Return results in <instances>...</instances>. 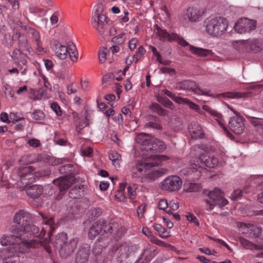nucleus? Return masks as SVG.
<instances>
[{"label":"nucleus","mask_w":263,"mask_h":263,"mask_svg":"<svg viewBox=\"0 0 263 263\" xmlns=\"http://www.w3.org/2000/svg\"><path fill=\"white\" fill-rule=\"evenodd\" d=\"M41 217L44 224L41 228V231L39 228L28 222L23 230L16 228L13 230L12 234L3 236L1 238L0 243L2 246L9 245V249L7 251L9 257L13 256L17 258L19 253L28 252L31 248L35 246V242L33 239L29 241L25 239L23 236L25 234L42 237H44L48 231V236L50 237L55 230L54 221L52 218H48L42 214H41Z\"/></svg>","instance_id":"f257e3e1"},{"label":"nucleus","mask_w":263,"mask_h":263,"mask_svg":"<svg viewBox=\"0 0 263 263\" xmlns=\"http://www.w3.org/2000/svg\"><path fill=\"white\" fill-rule=\"evenodd\" d=\"M143 160L138 161L132 168L133 178H141L142 182H148L161 176L162 173L152 167L162 164L168 159L166 156H153L149 157L142 154Z\"/></svg>","instance_id":"f03ea898"},{"label":"nucleus","mask_w":263,"mask_h":263,"mask_svg":"<svg viewBox=\"0 0 263 263\" xmlns=\"http://www.w3.org/2000/svg\"><path fill=\"white\" fill-rule=\"evenodd\" d=\"M229 25L228 19L218 15H210L203 22L205 33L215 38H219L224 34L228 30Z\"/></svg>","instance_id":"7ed1b4c3"},{"label":"nucleus","mask_w":263,"mask_h":263,"mask_svg":"<svg viewBox=\"0 0 263 263\" xmlns=\"http://www.w3.org/2000/svg\"><path fill=\"white\" fill-rule=\"evenodd\" d=\"M190 163L192 168L198 170L204 167H215L218 165L219 161L217 157L203 153L200 154L198 158H193Z\"/></svg>","instance_id":"20e7f679"},{"label":"nucleus","mask_w":263,"mask_h":263,"mask_svg":"<svg viewBox=\"0 0 263 263\" xmlns=\"http://www.w3.org/2000/svg\"><path fill=\"white\" fill-rule=\"evenodd\" d=\"M208 197L209 199L205 200V209L208 211L212 210L216 205L222 208L228 203L224 197L223 192L217 187L210 191L208 193Z\"/></svg>","instance_id":"39448f33"},{"label":"nucleus","mask_w":263,"mask_h":263,"mask_svg":"<svg viewBox=\"0 0 263 263\" xmlns=\"http://www.w3.org/2000/svg\"><path fill=\"white\" fill-rule=\"evenodd\" d=\"M18 177L17 186L21 190H24L28 184L35 181L36 175L34 170L31 166H27L19 168L17 171Z\"/></svg>","instance_id":"423d86ee"},{"label":"nucleus","mask_w":263,"mask_h":263,"mask_svg":"<svg viewBox=\"0 0 263 263\" xmlns=\"http://www.w3.org/2000/svg\"><path fill=\"white\" fill-rule=\"evenodd\" d=\"M182 185L181 178L176 175L170 176L164 179L160 183V188L168 192L179 191Z\"/></svg>","instance_id":"0eeeda50"},{"label":"nucleus","mask_w":263,"mask_h":263,"mask_svg":"<svg viewBox=\"0 0 263 263\" xmlns=\"http://www.w3.org/2000/svg\"><path fill=\"white\" fill-rule=\"evenodd\" d=\"M91 24L101 36L104 37L107 34V21L105 14L91 16Z\"/></svg>","instance_id":"6e6552de"},{"label":"nucleus","mask_w":263,"mask_h":263,"mask_svg":"<svg viewBox=\"0 0 263 263\" xmlns=\"http://www.w3.org/2000/svg\"><path fill=\"white\" fill-rule=\"evenodd\" d=\"M236 44L247 51L257 52L263 49V41L260 39L237 41Z\"/></svg>","instance_id":"1a4fd4ad"},{"label":"nucleus","mask_w":263,"mask_h":263,"mask_svg":"<svg viewBox=\"0 0 263 263\" xmlns=\"http://www.w3.org/2000/svg\"><path fill=\"white\" fill-rule=\"evenodd\" d=\"M256 23L254 20L242 18L236 23L234 29L238 33H246L254 30L256 28Z\"/></svg>","instance_id":"9d476101"},{"label":"nucleus","mask_w":263,"mask_h":263,"mask_svg":"<svg viewBox=\"0 0 263 263\" xmlns=\"http://www.w3.org/2000/svg\"><path fill=\"white\" fill-rule=\"evenodd\" d=\"M112 227L109 223L107 224L103 219H100L95 223L89 229L88 236L90 239L95 238L103 230L105 233H111Z\"/></svg>","instance_id":"9b49d317"},{"label":"nucleus","mask_w":263,"mask_h":263,"mask_svg":"<svg viewBox=\"0 0 263 263\" xmlns=\"http://www.w3.org/2000/svg\"><path fill=\"white\" fill-rule=\"evenodd\" d=\"M145 151L147 152V154L144 152L143 155L144 156L146 155L149 157L152 155L153 156H156L155 152H162L166 148V145L162 141L157 139H152L149 140V142L147 144V146L144 148ZM157 156H163V155H157Z\"/></svg>","instance_id":"f8f14e48"},{"label":"nucleus","mask_w":263,"mask_h":263,"mask_svg":"<svg viewBox=\"0 0 263 263\" xmlns=\"http://www.w3.org/2000/svg\"><path fill=\"white\" fill-rule=\"evenodd\" d=\"M228 107L233 111L234 113L237 115L236 111H235L233 108L230 107L229 105ZM229 126L231 130L236 134L240 135L242 134L245 128L243 118L237 115L231 117L229 120Z\"/></svg>","instance_id":"ddd939ff"},{"label":"nucleus","mask_w":263,"mask_h":263,"mask_svg":"<svg viewBox=\"0 0 263 263\" xmlns=\"http://www.w3.org/2000/svg\"><path fill=\"white\" fill-rule=\"evenodd\" d=\"M239 231L243 234L249 237H257L261 233V230L259 227L246 223L240 224Z\"/></svg>","instance_id":"4468645a"},{"label":"nucleus","mask_w":263,"mask_h":263,"mask_svg":"<svg viewBox=\"0 0 263 263\" xmlns=\"http://www.w3.org/2000/svg\"><path fill=\"white\" fill-rule=\"evenodd\" d=\"M184 89L191 90L198 95L212 96L210 90L206 89H201L199 87L195 82L187 81L184 83Z\"/></svg>","instance_id":"2eb2a0df"},{"label":"nucleus","mask_w":263,"mask_h":263,"mask_svg":"<svg viewBox=\"0 0 263 263\" xmlns=\"http://www.w3.org/2000/svg\"><path fill=\"white\" fill-rule=\"evenodd\" d=\"M156 28L157 29V34L159 40L161 41L171 42L175 41V40H176L178 38V35L177 33H168L166 30L159 27L157 25H156Z\"/></svg>","instance_id":"dca6fc26"},{"label":"nucleus","mask_w":263,"mask_h":263,"mask_svg":"<svg viewBox=\"0 0 263 263\" xmlns=\"http://www.w3.org/2000/svg\"><path fill=\"white\" fill-rule=\"evenodd\" d=\"M31 219L30 215L24 210H20L15 214L14 216V222L17 224H22V230L25 228V226L30 222Z\"/></svg>","instance_id":"f3484780"},{"label":"nucleus","mask_w":263,"mask_h":263,"mask_svg":"<svg viewBox=\"0 0 263 263\" xmlns=\"http://www.w3.org/2000/svg\"><path fill=\"white\" fill-rule=\"evenodd\" d=\"M73 179L68 176H64L54 179L53 183L58 186L61 192L67 190L72 184Z\"/></svg>","instance_id":"a211bd4d"},{"label":"nucleus","mask_w":263,"mask_h":263,"mask_svg":"<svg viewBox=\"0 0 263 263\" xmlns=\"http://www.w3.org/2000/svg\"><path fill=\"white\" fill-rule=\"evenodd\" d=\"M185 15L189 22L196 23L200 21L202 13L200 9L196 7H189Z\"/></svg>","instance_id":"6ab92c4d"},{"label":"nucleus","mask_w":263,"mask_h":263,"mask_svg":"<svg viewBox=\"0 0 263 263\" xmlns=\"http://www.w3.org/2000/svg\"><path fill=\"white\" fill-rule=\"evenodd\" d=\"M202 109L205 110L206 112H207L210 115L213 116L214 117H215L216 118V120L218 121V122L219 124V125L221 127V128L223 129L224 133L225 134L227 135V136L230 138H231L232 137V135L229 132L228 129L227 128V127L224 125V124L222 123V122L220 121V115L216 110L214 109L211 108L210 106L208 105H203Z\"/></svg>","instance_id":"aec40b11"},{"label":"nucleus","mask_w":263,"mask_h":263,"mask_svg":"<svg viewBox=\"0 0 263 263\" xmlns=\"http://www.w3.org/2000/svg\"><path fill=\"white\" fill-rule=\"evenodd\" d=\"M69 45L66 46L60 43L55 44L53 50L55 55L60 60H65L68 57Z\"/></svg>","instance_id":"412c9836"},{"label":"nucleus","mask_w":263,"mask_h":263,"mask_svg":"<svg viewBox=\"0 0 263 263\" xmlns=\"http://www.w3.org/2000/svg\"><path fill=\"white\" fill-rule=\"evenodd\" d=\"M189 130L193 139L201 138L203 136L202 127L197 123H191L189 126Z\"/></svg>","instance_id":"4be33fe9"},{"label":"nucleus","mask_w":263,"mask_h":263,"mask_svg":"<svg viewBox=\"0 0 263 263\" xmlns=\"http://www.w3.org/2000/svg\"><path fill=\"white\" fill-rule=\"evenodd\" d=\"M27 195L31 198H36L42 194L43 191V188L40 185H33L28 187H26Z\"/></svg>","instance_id":"5701e85b"},{"label":"nucleus","mask_w":263,"mask_h":263,"mask_svg":"<svg viewBox=\"0 0 263 263\" xmlns=\"http://www.w3.org/2000/svg\"><path fill=\"white\" fill-rule=\"evenodd\" d=\"M177 103L178 104H186L189 106V107L192 109L194 110L195 111H197L199 114L201 115H204V112L202 111L199 106L197 104H196L195 103L192 102L191 100L187 98H177Z\"/></svg>","instance_id":"b1692460"},{"label":"nucleus","mask_w":263,"mask_h":263,"mask_svg":"<svg viewBox=\"0 0 263 263\" xmlns=\"http://www.w3.org/2000/svg\"><path fill=\"white\" fill-rule=\"evenodd\" d=\"M9 249V246L6 249H3L0 251V258H2L3 260L6 261L4 263H15L16 262L19 261L20 254H22V253H19L17 258L13 256L9 257V253L7 252Z\"/></svg>","instance_id":"393cba45"},{"label":"nucleus","mask_w":263,"mask_h":263,"mask_svg":"<svg viewBox=\"0 0 263 263\" xmlns=\"http://www.w3.org/2000/svg\"><path fill=\"white\" fill-rule=\"evenodd\" d=\"M189 49L193 54L201 57H205L213 54L211 50L199 48L193 45H190Z\"/></svg>","instance_id":"a878e982"},{"label":"nucleus","mask_w":263,"mask_h":263,"mask_svg":"<svg viewBox=\"0 0 263 263\" xmlns=\"http://www.w3.org/2000/svg\"><path fill=\"white\" fill-rule=\"evenodd\" d=\"M250 96V93L248 92H228L226 93H222L221 94H218L216 97L220 98L222 97L223 98H245Z\"/></svg>","instance_id":"bb28decb"},{"label":"nucleus","mask_w":263,"mask_h":263,"mask_svg":"<svg viewBox=\"0 0 263 263\" xmlns=\"http://www.w3.org/2000/svg\"><path fill=\"white\" fill-rule=\"evenodd\" d=\"M148 135L145 133H139L135 138L136 142L141 145L140 149L145 151L144 147H146L149 142Z\"/></svg>","instance_id":"cd10ccee"},{"label":"nucleus","mask_w":263,"mask_h":263,"mask_svg":"<svg viewBox=\"0 0 263 263\" xmlns=\"http://www.w3.org/2000/svg\"><path fill=\"white\" fill-rule=\"evenodd\" d=\"M68 55H69L70 60L73 63H75L78 61L79 59V53L75 45H69Z\"/></svg>","instance_id":"c85d7f7f"},{"label":"nucleus","mask_w":263,"mask_h":263,"mask_svg":"<svg viewBox=\"0 0 263 263\" xmlns=\"http://www.w3.org/2000/svg\"><path fill=\"white\" fill-rule=\"evenodd\" d=\"M183 189L186 192H198L200 189V185L197 183L186 182L183 185Z\"/></svg>","instance_id":"c756f323"},{"label":"nucleus","mask_w":263,"mask_h":263,"mask_svg":"<svg viewBox=\"0 0 263 263\" xmlns=\"http://www.w3.org/2000/svg\"><path fill=\"white\" fill-rule=\"evenodd\" d=\"M109 159L112 161V164L116 167L120 166V162L121 160V155L116 152H111L109 154Z\"/></svg>","instance_id":"7c9ffc66"},{"label":"nucleus","mask_w":263,"mask_h":263,"mask_svg":"<svg viewBox=\"0 0 263 263\" xmlns=\"http://www.w3.org/2000/svg\"><path fill=\"white\" fill-rule=\"evenodd\" d=\"M88 254L86 250H80L77 254L76 260L77 263H84L87 260Z\"/></svg>","instance_id":"2f4dec72"},{"label":"nucleus","mask_w":263,"mask_h":263,"mask_svg":"<svg viewBox=\"0 0 263 263\" xmlns=\"http://www.w3.org/2000/svg\"><path fill=\"white\" fill-rule=\"evenodd\" d=\"M109 54V51L108 48L105 47L101 48L98 52V57L101 63H104Z\"/></svg>","instance_id":"473e14b6"},{"label":"nucleus","mask_w":263,"mask_h":263,"mask_svg":"<svg viewBox=\"0 0 263 263\" xmlns=\"http://www.w3.org/2000/svg\"><path fill=\"white\" fill-rule=\"evenodd\" d=\"M239 241L241 246L245 249L253 250L257 248L256 245L245 238L240 237Z\"/></svg>","instance_id":"72a5a7b5"},{"label":"nucleus","mask_w":263,"mask_h":263,"mask_svg":"<svg viewBox=\"0 0 263 263\" xmlns=\"http://www.w3.org/2000/svg\"><path fill=\"white\" fill-rule=\"evenodd\" d=\"M158 207L160 210H163L167 213L171 214V211L168 207V203L165 199H160L158 202Z\"/></svg>","instance_id":"f704fd0d"},{"label":"nucleus","mask_w":263,"mask_h":263,"mask_svg":"<svg viewBox=\"0 0 263 263\" xmlns=\"http://www.w3.org/2000/svg\"><path fill=\"white\" fill-rule=\"evenodd\" d=\"M138 185L136 184H132L129 185L127 187V193L129 198L131 199H134L137 194V190Z\"/></svg>","instance_id":"c9c22d12"},{"label":"nucleus","mask_w":263,"mask_h":263,"mask_svg":"<svg viewBox=\"0 0 263 263\" xmlns=\"http://www.w3.org/2000/svg\"><path fill=\"white\" fill-rule=\"evenodd\" d=\"M126 40V34L122 33L112 39V42L118 45H122Z\"/></svg>","instance_id":"e433bc0d"},{"label":"nucleus","mask_w":263,"mask_h":263,"mask_svg":"<svg viewBox=\"0 0 263 263\" xmlns=\"http://www.w3.org/2000/svg\"><path fill=\"white\" fill-rule=\"evenodd\" d=\"M103 10V5L101 3H98L95 5L93 8L92 16L99 15L103 14L102 13Z\"/></svg>","instance_id":"4c0bfd02"},{"label":"nucleus","mask_w":263,"mask_h":263,"mask_svg":"<svg viewBox=\"0 0 263 263\" xmlns=\"http://www.w3.org/2000/svg\"><path fill=\"white\" fill-rule=\"evenodd\" d=\"M150 108L154 112L160 115H165L166 114V110L162 108L157 103L153 104Z\"/></svg>","instance_id":"58836bf2"},{"label":"nucleus","mask_w":263,"mask_h":263,"mask_svg":"<svg viewBox=\"0 0 263 263\" xmlns=\"http://www.w3.org/2000/svg\"><path fill=\"white\" fill-rule=\"evenodd\" d=\"M24 118L22 115L18 112H12L10 114V120L9 122H17L22 120H24Z\"/></svg>","instance_id":"ea45409f"},{"label":"nucleus","mask_w":263,"mask_h":263,"mask_svg":"<svg viewBox=\"0 0 263 263\" xmlns=\"http://www.w3.org/2000/svg\"><path fill=\"white\" fill-rule=\"evenodd\" d=\"M146 52V50L142 46H140L136 53L134 55V57L135 58V62H138L139 59L142 57Z\"/></svg>","instance_id":"a19ab883"},{"label":"nucleus","mask_w":263,"mask_h":263,"mask_svg":"<svg viewBox=\"0 0 263 263\" xmlns=\"http://www.w3.org/2000/svg\"><path fill=\"white\" fill-rule=\"evenodd\" d=\"M153 228L160 233V237L162 238H166L168 237V235H162V234L165 232L166 230L160 224L156 223L153 226Z\"/></svg>","instance_id":"79ce46f5"},{"label":"nucleus","mask_w":263,"mask_h":263,"mask_svg":"<svg viewBox=\"0 0 263 263\" xmlns=\"http://www.w3.org/2000/svg\"><path fill=\"white\" fill-rule=\"evenodd\" d=\"M30 93L32 95V98L34 100H40L43 98L42 92L41 90L32 89Z\"/></svg>","instance_id":"37998d69"},{"label":"nucleus","mask_w":263,"mask_h":263,"mask_svg":"<svg viewBox=\"0 0 263 263\" xmlns=\"http://www.w3.org/2000/svg\"><path fill=\"white\" fill-rule=\"evenodd\" d=\"M45 117V115L43 111L40 110H35L32 115V118L36 120H41Z\"/></svg>","instance_id":"c03bdc74"},{"label":"nucleus","mask_w":263,"mask_h":263,"mask_svg":"<svg viewBox=\"0 0 263 263\" xmlns=\"http://www.w3.org/2000/svg\"><path fill=\"white\" fill-rule=\"evenodd\" d=\"M128 15L129 12L128 11H124V15H120L118 17L120 23L122 25L127 23L129 20Z\"/></svg>","instance_id":"a18cd8bd"},{"label":"nucleus","mask_w":263,"mask_h":263,"mask_svg":"<svg viewBox=\"0 0 263 263\" xmlns=\"http://www.w3.org/2000/svg\"><path fill=\"white\" fill-rule=\"evenodd\" d=\"M179 202L176 200H173L168 203V207L171 211V214L173 211H176L179 208Z\"/></svg>","instance_id":"49530a36"},{"label":"nucleus","mask_w":263,"mask_h":263,"mask_svg":"<svg viewBox=\"0 0 263 263\" xmlns=\"http://www.w3.org/2000/svg\"><path fill=\"white\" fill-rule=\"evenodd\" d=\"M138 43H139V41L136 37H134V38L132 39L131 40H130L128 41V47H129V49L131 51L134 50L136 49V46Z\"/></svg>","instance_id":"de8ad7c7"},{"label":"nucleus","mask_w":263,"mask_h":263,"mask_svg":"<svg viewBox=\"0 0 263 263\" xmlns=\"http://www.w3.org/2000/svg\"><path fill=\"white\" fill-rule=\"evenodd\" d=\"M4 91L7 96L11 98L13 97L14 93L12 91L10 86L8 85H5L4 87Z\"/></svg>","instance_id":"09e8293b"},{"label":"nucleus","mask_w":263,"mask_h":263,"mask_svg":"<svg viewBox=\"0 0 263 263\" xmlns=\"http://www.w3.org/2000/svg\"><path fill=\"white\" fill-rule=\"evenodd\" d=\"M125 185L123 184V189H122L121 186L120 189L118 191L117 193L116 194V197L120 200L122 201L125 199V195L124 194L123 190H124Z\"/></svg>","instance_id":"8fccbe9b"},{"label":"nucleus","mask_w":263,"mask_h":263,"mask_svg":"<svg viewBox=\"0 0 263 263\" xmlns=\"http://www.w3.org/2000/svg\"><path fill=\"white\" fill-rule=\"evenodd\" d=\"M251 180L258 185H261L263 184V176H254L252 177Z\"/></svg>","instance_id":"3c124183"},{"label":"nucleus","mask_w":263,"mask_h":263,"mask_svg":"<svg viewBox=\"0 0 263 263\" xmlns=\"http://www.w3.org/2000/svg\"><path fill=\"white\" fill-rule=\"evenodd\" d=\"M199 250L201 252L207 255H215L216 254V252L214 250H210L208 248H200Z\"/></svg>","instance_id":"603ef678"},{"label":"nucleus","mask_w":263,"mask_h":263,"mask_svg":"<svg viewBox=\"0 0 263 263\" xmlns=\"http://www.w3.org/2000/svg\"><path fill=\"white\" fill-rule=\"evenodd\" d=\"M162 92L166 95V96H168L171 98H172L174 101H175L177 103V98H181V97L179 96H176L175 95H174L172 92L170 91L167 90V89H164L162 90Z\"/></svg>","instance_id":"864d4df0"},{"label":"nucleus","mask_w":263,"mask_h":263,"mask_svg":"<svg viewBox=\"0 0 263 263\" xmlns=\"http://www.w3.org/2000/svg\"><path fill=\"white\" fill-rule=\"evenodd\" d=\"M242 194V191L241 190L237 189L233 191L231 194V198L233 200H236L238 198L240 197Z\"/></svg>","instance_id":"5fc2aeb1"},{"label":"nucleus","mask_w":263,"mask_h":263,"mask_svg":"<svg viewBox=\"0 0 263 263\" xmlns=\"http://www.w3.org/2000/svg\"><path fill=\"white\" fill-rule=\"evenodd\" d=\"M51 107L58 116L61 115V110L59 105L55 103L51 104Z\"/></svg>","instance_id":"6e6d98bb"},{"label":"nucleus","mask_w":263,"mask_h":263,"mask_svg":"<svg viewBox=\"0 0 263 263\" xmlns=\"http://www.w3.org/2000/svg\"><path fill=\"white\" fill-rule=\"evenodd\" d=\"M151 50L154 54L156 58V60L157 61H158L159 63H162L161 59V55L160 53L157 51V49L153 46H151Z\"/></svg>","instance_id":"4d7b16f0"},{"label":"nucleus","mask_w":263,"mask_h":263,"mask_svg":"<svg viewBox=\"0 0 263 263\" xmlns=\"http://www.w3.org/2000/svg\"><path fill=\"white\" fill-rule=\"evenodd\" d=\"M28 143L31 146L36 147L40 146V141L36 139H32L28 141Z\"/></svg>","instance_id":"13d9d810"},{"label":"nucleus","mask_w":263,"mask_h":263,"mask_svg":"<svg viewBox=\"0 0 263 263\" xmlns=\"http://www.w3.org/2000/svg\"><path fill=\"white\" fill-rule=\"evenodd\" d=\"M187 220L192 222H194L196 226L199 225V222L196 217L193 214H189L186 216Z\"/></svg>","instance_id":"bf43d9fd"},{"label":"nucleus","mask_w":263,"mask_h":263,"mask_svg":"<svg viewBox=\"0 0 263 263\" xmlns=\"http://www.w3.org/2000/svg\"><path fill=\"white\" fill-rule=\"evenodd\" d=\"M67 235L65 233H60V234H58L56 237V240L58 241V243H59V241L60 240H62L63 243V242L64 243L65 242L66 240H67Z\"/></svg>","instance_id":"052dcab7"},{"label":"nucleus","mask_w":263,"mask_h":263,"mask_svg":"<svg viewBox=\"0 0 263 263\" xmlns=\"http://www.w3.org/2000/svg\"><path fill=\"white\" fill-rule=\"evenodd\" d=\"M93 149L90 147H89L87 149H83L81 151V155L85 157H90L92 153Z\"/></svg>","instance_id":"680f3d73"},{"label":"nucleus","mask_w":263,"mask_h":263,"mask_svg":"<svg viewBox=\"0 0 263 263\" xmlns=\"http://www.w3.org/2000/svg\"><path fill=\"white\" fill-rule=\"evenodd\" d=\"M152 241L155 244L159 246H167L164 241H162L155 237H152Z\"/></svg>","instance_id":"e2e57ef3"},{"label":"nucleus","mask_w":263,"mask_h":263,"mask_svg":"<svg viewBox=\"0 0 263 263\" xmlns=\"http://www.w3.org/2000/svg\"><path fill=\"white\" fill-rule=\"evenodd\" d=\"M31 34L36 43L40 42V34L39 31L33 29L31 30Z\"/></svg>","instance_id":"0e129e2a"},{"label":"nucleus","mask_w":263,"mask_h":263,"mask_svg":"<svg viewBox=\"0 0 263 263\" xmlns=\"http://www.w3.org/2000/svg\"><path fill=\"white\" fill-rule=\"evenodd\" d=\"M163 103L164 105L166 107L170 108L172 109H173L174 108V106L173 103L167 98H165L163 99Z\"/></svg>","instance_id":"69168bd1"},{"label":"nucleus","mask_w":263,"mask_h":263,"mask_svg":"<svg viewBox=\"0 0 263 263\" xmlns=\"http://www.w3.org/2000/svg\"><path fill=\"white\" fill-rule=\"evenodd\" d=\"M175 41H177L178 44L183 47L190 45L187 42L184 40L183 38L180 37L179 35L178 38L176 40H175Z\"/></svg>","instance_id":"338daca9"},{"label":"nucleus","mask_w":263,"mask_h":263,"mask_svg":"<svg viewBox=\"0 0 263 263\" xmlns=\"http://www.w3.org/2000/svg\"><path fill=\"white\" fill-rule=\"evenodd\" d=\"M78 242V239L77 238H74L70 240L69 245L71 251H73L74 249L76 248Z\"/></svg>","instance_id":"774afa93"}]
</instances>
